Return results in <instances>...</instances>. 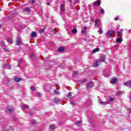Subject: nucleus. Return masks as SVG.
I'll use <instances>...</instances> for the list:
<instances>
[{
  "mask_svg": "<svg viewBox=\"0 0 131 131\" xmlns=\"http://www.w3.org/2000/svg\"><path fill=\"white\" fill-rule=\"evenodd\" d=\"M109 101L103 102L101 99H99L100 104L101 105H108V104L110 103V102H113L114 101V98L111 96H108Z\"/></svg>",
  "mask_w": 131,
  "mask_h": 131,
  "instance_id": "obj_1",
  "label": "nucleus"
},
{
  "mask_svg": "<svg viewBox=\"0 0 131 131\" xmlns=\"http://www.w3.org/2000/svg\"><path fill=\"white\" fill-rule=\"evenodd\" d=\"M105 55H102L100 57V59L97 60L94 64V67H98L99 66V63H101V62H105Z\"/></svg>",
  "mask_w": 131,
  "mask_h": 131,
  "instance_id": "obj_2",
  "label": "nucleus"
},
{
  "mask_svg": "<svg viewBox=\"0 0 131 131\" xmlns=\"http://www.w3.org/2000/svg\"><path fill=\"white\" fill-rule=\"evenodd\" d=\"M115 34V31L108 30L106 33V36H108V37H112V35H111Z\"/></svg>",
  "mask_w": 131,
  "mask_h": 131,
  "instance_id": "obj_3",
  "label": "nucleus"
},
{
  "mask_svg": "<svg viewBox=\"0 0 131 131\" xmlns=\"http://www.w3.org/2000/svg\"><path fill=\"white\" fill-rule=\"evenodd\" d=\"M15 111V109L12 107V106H8L6 112L7 113H12Z\"/></svg>",
  "mask_w": 131,
  "mask_h": 131,
  "instance_id": "obj_4",
  "label": "nucleus"
},
{
  "mask_svg": "<svg viewBox=\"0 0 131 131\" xmlns=\"http://www.w3.org/2000/svg\"><path fill=\"white\" fill-rule=\"evenodd\" d=\"M101 5V3L100 2V0H97L93 3V6L96 7V6H100Z\"/></svg>",
  "mask_w": 131,
  "mask_h": 131,
  "instance_id": "obj_5",
  "label": "nucleus"
},
{
  "mask_svg": "<svg viewBox=\"0 0 131 131\" xmlns=\"http://www.w3.org/2000/svg\"><path fill=\"white\" fill-rule=\"evenodd\" d=\"M124 85L126 86H128V88H131V80L125 82L124 83Z\"/></svg>",
  "mask_w": 131,
  "mask_h": 131,
  "instance_id": "obj_6",
  "label": "nucleus"
},
{
  "mask_svg": "<svg viewBox=\"0 0 131 131\" xmlns=\"http://www.w3.org/2000/svg\"><path fill=\"white\" fill-rule=\"evenodd\" d=\"M54 103L55 104H59V103L61 102V99L59 98H55L53 100Z\"/></svg>",
  "mask_w": 131,
  "mask_h": 131,
  "instance_id": "obj_7",
  "label": "nucleus"
},
{
  "mask_svg": "<svg viewBox=\"0 0 131 131\" xmlns=\"http://www.w3.org/2000/svg\"><path fill=\"white\" fill-rule=\"evenodd\" d=\"M17 45L19 46L20 45H22V39L20 37H18L17 39Z\"/></svg>",
  "mask_w": 131,
  "mask_h": 131,
  "instance_id": "obj_8",
  "label": "nucleus"
},
{
  "mask_svg": "<svg viewBox=\"0 0 131 131\" xmlns=\"http://www.w3.org/2000/svg\"><path fill=\"white\" fill-rule=\"evenodd\" d=\"M95 26L96 27H99V26H100V19H97L95 20Z\"/></svg>",
  "mask_w": 131,
  "mask_h": 131,
  "instance_id": "obj_9",
  "label": "nucleus"
},
{
  "mask_svg": "<svg viewBox=\"0 0 131 131\" xmlns=\"http://www.w3.org/2000/svg\"><path fill=\"white\" fill-rule=\"evenodd\" d=\"M92 87H93V83H92V82H90L87 84V89L88 90L90 89H92Z\"/></svg>",
  "mask_w": 131,
  "mask_h": 131,
  "instance_id": "obj_10",
  "label": "nucleus"
},
{
  "mask_svg": "<svg viewBox=\"0 0 131 131\" xmlns=\"http://www.w3.org/2000/svg\"><path fill=\"white\" fill-rule=\"evenodd\" d=\"M58 51L60 53H62V52H64V51H65V48L61 47L58 49Z\"/></svg>",
  "mask_w": 131,
  "mask_h": 131,
  "instance_id": "obj_11",
  "label": "nucleus"
},
{
  "mask_svg": "<svg viewBox=\"0 0 131 131\" xmlns=\"http://www.w3.org/2000/svg\"><path fill=\"white\" fill-rule=\"evenodd\" d=\"M60 9L61 10L62 13H64V12H65V7H64V5L61 4L60 5Z\"/></svg>",
  "mask_w": 131,
  "mask_h": 131,
  "instance_id": "obj_12",
  "label": "nucleus"
},
{
  "mask_svg": "<svg viewBox=\"0 0 131 131\" xmlns=\"http://www.w3.org/2000/svg\"><path fill=\"white\" fill-rule=\"evenodd\" d=\"M117 82V79L114 78L112 81H111V83H112V84H115Z\"/></svg>",
  "mask_w": 131,
  "mask_h": 131,
  "instance_id": "obj_13",
  "label": "nucleus"
},
{
  "mask_svg": "<svg viewBox=\"0 0 131 131\" xmlns=\"http://www.w3.org/2000/svg\"><path fill=\"white\" fill-rule=\"evenodd\" d=\"M4 68L6 69H11V66L9 64H6L4 66Z\"/></svg>",
  "mask_w": 131,
  "mask_h": 131,
  "instance_id": "obj_14",
  "label": "nucleus"
},
{
  "mask_svg": "<svg viewBox=\"0 0 131 131\" xmlns=\"http://www.w3.org/2000/svg\"><path fill=\"white\" fill-rule=\"evenodd\" d=\"M22 80V79L19 78L18 77H15L14 78V81H16V82H19V81H21Z\"/></svg>",
  "mask_w": 131,
  "mask_h": 131,
  "instance_id": "obj_15",
  "label": "nucleus"
},
{
  "mask_svg": "<svg viewBox=\"0 0 131 131\" xmlns=\"http://www.w3.org/2000/svg\"><path fill=\"white\" fill-rule=\"evenodd\" d=\"M32 37H35L36 36V33L34 31H33L31 34Z\"/></svg>",
  "mask_w": 131,
  "mask_h": 131,
  "instance_id": "obj_16",
  "label": "nucleus"
},
{
  "mask_svg": "<svg viewBox=\"0 0 131 131\" xmlns=\"http://www.w3.org/2000/svg\"><path fill=\"white\" fill-rule=\"evenodd\" d=\"M99 51H100V49L99 48H97L94 49L92 52L93 53H97V52H99Z\"/></svg>",
  "mask_w": 131,
  "mask_h": 131,
  "instance_id": "obj_17",
  "label": "nucleus"
},
{
  "mask_svg": "<svg viewBox=\"0 0 131 131\" xmlns=\"http://www.w3.org/2000/svg\"><path fill=\"white\" fill-rule=\"evenodd\" d=\"M30 11V8L29 7H26L24 9V12H28Z\"/></svg>",
  "mask_w": 131,
  "mask_h": 131,
  "instance_id": "obj_18",
  "label": "nucleus"
},
{
  "mask_svg": "<svg viewBox=\"0 0 131 131\" xmlns=\"http://www.w3.org/2000/svg\"><path fill=\"white\" fill-rule=\"evenodd\" d=\"M122 41V39H121V37L118 38L117 40V42L118 43H121Z\"/></svg>",
  "mask_w": 131,
  "mask_h": 131,
  "instance_id": "obj_19",
  "label": "nucleus"
},
{
  "mask_svg": "<svg viewBox=\"0 0 131 131\" xmlns=\"http://www.w3.org/2000/svg\"><path fill=\"white\" fill-rule=\"evenodd\" d=\"M82 123V121H77L75 122V124H76V125H79V124H81Z\"/></svg>",
  "mask_w": 131,
  "mask_h": 131,
  "instance_id": "obj_20",
  "label": "nucleus"
},
{
  "mask_svg": "<svg viewBox=\"0 0 131 131\" xmlns=\"http://www.w3.org/2000/svg\"><path fill=\"white\" fill-rule=\"evenodd\" d=\"M70 104H71V105H73V106H75V105H76V103L73 102L72 100L70 101Z\"/></svg>",
  "mask_w": 131,
  "mask_h": 131,
  "instance_id": "obj_21",
  "label": "nucleus"
},
{
  "mask_svg": "<svg viewBox=\"0 0 131 131\" xmlns=\"http://www.w3.org/2000/svg\"><path fill=\"white\" fill-rule=\"evenodd\" d=\"M83 28L84 30H82V33L84 34L85 32H86V27H84Z\"/></svg>",
  "mask_w": 131,
  "mask_h": 131,
  "instance_id": "obj_22",
  "label": "nucleus"
},
{
  "mask_svg": "<svg viewBox=\"0 0 131 131\" xmlns=\"http://www.w3.org/2000/svg\"><path fill=\"white\" fill-rule=\"evenodd\" d=\"M23 109H28V105L25 104L23 106Z\"/></svg>",
  "mask_w": 131,
  "mask_h": 131,
  "instance_id": "obj_23",
  "label": "nucleus"
},
{
  "mask_svg": "<svg viewBox=\"0 0 131 131\" xmlns=\"http://www.w3.org/2000/svg\"><path fill=\"white\" fill-rule=\"evenodd\" d=\"M122 32H118L117 33V36H119V37H121L122 35H121Z\"/></svg>",
  "mask_w": 131,
  "mask_h": 131,
  "instance_id": "obj_24",
  "label": "nucleus"
},
{
  "mask_svg": "<svg viewBox=\"0 0 131 131\" xmlns=\"http://www.w3.org/2000/svg\"><path fill=\"white\" fill-rule=\"evenodd\" d=\"M72 33L75 34L77 32V30L76 29H74L73 30H72Z\"/></svg>",
  "mask_w": 131,
  "mask_h": 131,
  "instance_id": "obj_25",
  "label": "nucleus"
},
{
  "mask_svg": "<svg viewBox=\"0 0 131 131\" xmlns=\"http://www.w3.org/2000/svg\"><path fill=\"white\" fill-rule=\"evenodd\" d=\"M98 32L99 33V34H103V30H102L101 29H99Z\"/></svg>",
  "mask_w": 131,
  "mask_h": 131,
  "instance_id": "obj_26",
  "label": "nucleus"
},
{
  "mask_svg": "<svg viewBox=\"0 0 131 131\" xmlns=\"http://www.w3.org/2000/svg\"><path fill=\"white\" fill-rule=\"evenodd\" d=\"M0 45L1 46V47H4L5 46V42L3 41H1L0 42Z\"/></svg>",
  "mask_w": 131,
  "mask_h": 131,
  "instance_id": "obj_27",
  "label": "nucleus"
},
{
  "mask_svg": "<svg viewBox=\"0 0 131 131\" xmlns=\"http://www.w3.org/2000/svg\"><path fill=\"white\" fill-rule=\"evenodd\" d=\"M7 41H8V42H9V43H12V39L10 38H8L7 39Z\"/></svg>",
  "mask_w": 131,
  "mask_h": 131,
  "instance_id": "obj_28",
  "label": "nucleus"
},
{
  "mask_svg": "<svg viewBox=\"0 0 131 131\" xmlns=\"http://www.w3.org/2000/svg\"><path fill=\"white\" fill-rule=\"evenodd\" d=\"M100 13H101V14H105V11L104 10V9H101V10H100Z\"/></svg>",
  "mask_w": 131,
  "mask_h": 131,
  "instance_id": "obj_29",
  "label": "nucleus"
},
{
  "mask_svg": "<svg viewBox=\"0 0 131 131\" xmlns=\"http://www.w3.org/2000/svg\"><path fill=\"white\" fill-rule=\"evenodd\" d=\"M54 92H55V94H56V95H60V92H59V91L57 90H55Z\"/></svg>",
  "mask_w": 131,
  "mask_h": 131,
  "instance_id": "obj_30",
  "label": "nucleus"
},
{
  "mask_svg": "<svg viewBox=\"0 0 131 131\" xmlns=\"http://www.w3.org/2000/svg\"><path fill=\"white\" fill-rule=\"evenodd\" d=\"M31 123H32V124H35V123H36V121H35V120H32L31 121Z\"/></svg>",
  "mask_w": 131,
  "mask_h": 131,
  "instance_id": "obj_31",
  "label": "nucleus"
},
{
  "mask_svg": "<svg viewBox=\"0 0 131 131\" xmlns=\"http://www.w3.org/2000/svg\"><path fill=\"white\" fill-rule=\"evenodd\" d=\"M39 32L40 33H42V32H45V30L43 29H40L39 30Z\"/></svg>",
  "mask_w": 131,
  "mask_h": 131,
  "instance_id": "obj_32",
  "label": "nucleus"
},
{
  "mask_svg": "<svg viewBox=\"0 0 131 131\" xmlns=\"http://www.w3.org/2000/svg\"><path fill=\"white\" fill-rule=\"evenodd\" d=\"M85 81H86V79H84L83 80L80 81V83H84V82H85Z\"/></svg>",
  "mask_w": 131,
  "mask_h": 131,
  "instance_id": "obj_33",
  "label": "nucleus"
},
{
  "mask_svg": "<svg viewBox=\"0 0 131 131\" xmlns=\"http://www.w3.org/2000/svg\"><path fill=\"white\" fill-rule=\"evenodd\" d=\"M71 96H72V94L71 93V92H69V94L68 95V98H70V97H71Z\"/></svg>",
  "mask_w": 131,
  "mask_h": 131,
  "instance_id": "obj_34",
  "label": "nucleus"
},
{
  "mask_svg": "<svg viewBox=\"0 0 131 131\" xmlns=\"http://www.w3.org/2000/svg\"><path fill=\"white\" fill-rule=\"evenodd\" d=\"M77 74H78V73L76 71H74L73 72V75H77Z\"/></svg>",
  "mask_w": 131,
  "mask_h": 131,
  "instance_id": "obj_35",
  "label": "nucleus"
},
{
  "mask_svg": "<svg viewBox=\"0 0 131 131\" xmlns=\"http://www.w3.org/2000/svg\"><path fill=\"white\" fill-rule=\"evenodd\" d=\"M120 94H121V92H118L116 93L117 96H120Z\"/></svg>",
  "mask_w": 131,
  "mask_h": 131,
  "instance_id": "obj_36",
  "label": "nucleus"
},
{
  "mask_svg": "<svg viewBox=\"0 0 131 131\" xmlns=\"http://www.w3.org/2000/svg\"><path fill=\"white\" fill-rule=\"evenodd\" d=\"M37 95L38 97H41V93H40L39 92H38L37 93Z\"/></svg>",
  "mask_w": 131,
  "mask_h": 131,
  "instance_id": "obj_37",
  "label": "nucleus"
},
{
  "mask_svg": "<svg viewBox=\"0 0 131 131\" xmlns=\"http://www.w3.org/2000/svg\"><path fill=\"white\" fill-rule=\"evenodd\" d=\"M54 128H55V126L52 125L50 126V129H54Z\"/></svg>",
  "mask_w": 131,
  "mask_h": 131,
  "instance_id": "obj_38",
  "label": "nucleus"
},
{
  "mask_svg": "<svg viewBox=\"0 0 131 131\" xmlns=\"http://www.w3.org/2000/svg\"><path fill=\"white\" fill-rule=\"evenodd\" d=\"M109 73H105L104 74V76H105V77H108V76H109Z\"/></svg>",
  "mask_w": 131,
  "mask_h": 131,
  "instance_id": "obj_39",
  "label": "nucleus"
},
{
  "mask_svg": "<svg viewBox=\"0 0 131 131\" xmlns=\"http://www.w3.org/2000/svg\"><path fill=\"white\" fill-rule=\"evenodd\" d=\"M31 90V91H35V88H34V86H32Z\"/></svg>",
  "mask_w": 131,
  "mask_h": 131,
  "instance_id": "obj_40",
  "label": "nucleus"
},
{
  "mask_svg": "<svg viewBox=\"0 0 131 131\" xmlns=\"http://www.w3.org/2000/svg\"><path fill=\"white\" fill-rule=\"evenodd\" d=\"M79 0H75V4H77L79 3Z\"/></svg>",
  "mask_w": 131,
  "mask_h": 131,
  "instance_id": "obj_41",
  "label": "nucleus"
},
{
  "mask_svg": "<svg viewBox=\"0 0 131 131\" xmlns=\"http://www.w3.org/2000/svg\"><path fill=\"white\" fill-rule=\"evenodd\" d=\"M114 20H115L116 21H117V20H119V18L118 17H116Z\"/></svg>",
  "mask_w": 131,
  "mask_h": 131,
  "instance_id": "obj_42",
  "label": "nucleus"
},
{
  "mask_svg": "<svg viewBox=\"0 0 131 131\" xmlns=\"http://www.w3.org/2000/svg\"><path fill=\"white\" fill-rule=\"evenodd\" d=\"M88 102L89 103H88V105H90L91 104V103H92V101H91V100H89Z\"/></svg>",
  "mask_w": 131,
  "mask_h": 131,
  "instance_id": "obj_43",
  "label": "nucleus"
},
{
  "mask_svg": "<svg viewBox=\"0 0 131 131\" xmlns=\"http://www.w3.org/2000/svg\"><path fill=\"white\" fill-rule=\"evenodd\" d=\"M35 3V0H33L31 2V4H34Z\"/></svg>",
  "mask_w": 131,
  "mask_h": 131,
  "instance_id": "obj_44",
  "label": "nucleus"
},
{
  "mask_svg": "<svg viewBox=\"0 0 131 131\" xmlns=\"http://www.w3.org/2000/svg\"><path fill=\"white\" fill-rule=\"evenodd\" d=\"M4 51H5V52H10V51L8 50V49H4Z\"/></svg>",
  "mask_w": 131,
  "mask_h": 131,
  "instance_id": "obj_45",
  "label": "nucleus"
},
{
  "mask_svg": "<svg viewBox=\"0 0 131 131\" xmlns=\"http://www.w3.org/2000/svg\"><path fill=\"white\" fill-rule=\"evenodd\" d=\"M31 57L32 58L33 57V53H32V54H31Z\"/></svg>",
  "mask_w": 131,
  "mask_h": 131,
  "instance_id": "obj_46",
  "label": "nucleus"
},
{
  "mask_svg": "<svg viewBox=\"0 0 131 131\" xmlns=\"http://www.w3.org/2000/svg\"><path fill=\"white\" fill-rule=\"evenodd\" d=\"M19 63H21V62H22V60H21V59H19Z\"/></svg>",
  "mask_w": 131,
  "mask_h": 131,
  "instance_id": "obj_47",
  "label": "nucleus"
},
{
  "mask_svg": "<svg viewBox=\"0 0 131 131\" xmlns=\"http://www.w3.org/2000/svg\"><path fill=\"white\" fill-rule=\"evenodd\" d=\"M68 2H70V3H72V0H68Z\"/></svg>",
  "mask_w": 131,
  "mask_h": 131,
  "instance_id": "obj_48",
  "label": "nucleus"
},
{
  "mask_svg": "<svg viewBox=\"0 0 131 131\" xmlns=\"http://www.w3.org/2000/svg\"><path fill=\"white\" fill-rule=\"evenodd\" d=\"M129 111L130 113H131V108H129Z\"/></svg>",
  "mask_w": 131,
  "mask_h": 131,
  "instance_id": "obj_49",
  "label": "nucleus"
},
{
  "mask_svg": "<svg viewBox=\"0 0 131 131\" xmlns=\"http://www.w3.org/2000/svg\"><path fill=\"white\" fill-rule=\"evenodd\" d=\"M56 32V31L54 30V34H55Z\"/></svg>",
  "mask_w": 131,
  "mask_h": 131,
  "instance_id": "obj_50",
  "label": "nucleus"
},
{
  "mask_svg": "<svg viewBox=\"0 0 131 131\" xmlns=\"http://www.w3.org/2000/svg\"><path fill=\"white\" fill-rule=\"evenodd\" d=\"M47 5H48V6H49V5H50V3H48Z\"/></svg>",
  "mask_w": 131,
  "mask_h": 131,
  "instance_id": "obj_51",
  "label": "nucleus"
},
{
  "mask_svg": "<svg viewBox=\"0 0 131 131\" xmlns=\"http://www.w3.org/2000/svg\"><path fill=\"white\" fill-rule=\"evenodd\" d=\"M2 11V9L0 8V11Z\"/></svg>",
  "mask_w": 131,
  "mask_h": 131,
  "instance_id": "obj_52",
  "label": "nucleus"
},
{
  "mask_svg": "<svg viewBox=\"0 0 131 131\" xmlns=\"http://www.w3.org/2000/svg\"><path fill=\"white\" fill-rule=\"evenodd\" d=\"M10 130H12L13 129H10Z\"/></svg>",
  "mask_w": 131,
  "mask_h": 131,
  "instance_id": "obj_53",
  "label": "nucleus"
},
{
  "mask_svg": "<svg viewBox=\"0 0 131 131\" xmlns=\"http://www.w3.org/2000/svg\"><path fill=\"white\" fill-rule=\"evenodd\" d=\"M2 26H0V27Z\"/></svg>",
  "mask_w": 131,
  "mask_h": 131,
  "instance_id": "obj_54",
  "label": "nucleus"
}]
</instances>
